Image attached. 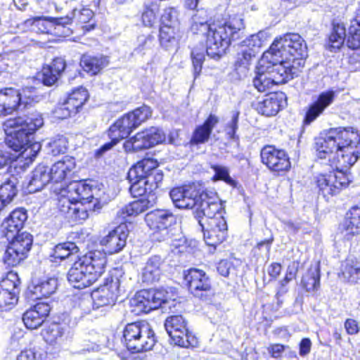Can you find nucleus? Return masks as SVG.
Returning a JSON list of instances; mask_svg holds the SVG:
<instances>
[{
    "label": "nucleus",
    "mask_w": 360,
    "mask_h": 360,
    "mask_svg": "<svg viewBox=\"0 0 360 360\" xmlns=\"http://www.w3.org/2000/svg\"><path fill=\"white\" fill-rule=\"evenodd\" d=\"M43 118L39 115L7 119L3 124L6 134L5 143L16 155L0 150V168L11 165L13 161L22 162L23 167L30 166L41 150V143L35 140L36 131L43 125Z\"/></svg>",
    "instance_id": "f257e3e1"
},
{
    "label": "nucleus",
    "mask_w": 360,
    "mask_h": 360,
    "mask_svg": "<svg viewBox=\"0 0 360 360\" xmlns=\"http://www.w3.org/2000/svg\"><path fill=\"white\" fill-rule=\"evenodd\" d=\"M307 56V47L302 37L296 33H288L276 39L269 49L262 56V65L272 62L277 70L297 75L304 66Z\"/></svg>",
    "instance_id": "f03ea898"
},
{
    "label": "nucleus",
    "mask_w": 360,
    "mask_h": 360,
    "mask_svg": "<svg viewBox=\"0 0 360 360\" xmlns=\"http://www.w3.org/2000/svg\"><path fill=\"white\" fill-rule=\"evenodd\" d=\"M108 259L105 252L87 251L77 259L69 269L67 277L75 288L84 289L95 283L105 273Z\"/></svg>",
    "instance_id": "7ed1b4c3"
},
{
    "label": "nucleus",
    "mask_w": 360,
    "mask_h": 360,
    "mask_svg": "<svg viewBox=\"0 0 360 360\" xmlns=\"http://www.w3.org/2000/svg\"><path fill=\"white\" fill-rule=\"evenodd\" d=\"M243 19L239 15L229 18L224 24L212 23L206 30V53L207 56L219 59L226 50L234 41L240 39L244 32Z\"/></svg>",
    "instance_id": "20e7f679"
},
{
    "label": "nucleus",
    "mask_w": 360,
    "mask_h": 360,
    "mask_svg": "<svg viewBox=\"0 0 360 360\" xmlns=\"http://www.w3.org/2000/svg\"><path fill=\"white\" fill-rule=\"evenodd\" d=\"M330 134L338 151L340 167L349 168L360 158V134L352 127L330 128Z\"/></svg>",
    "instance_id": "39448f33"
},
{
    "label": "nucleus",
    "mask_w": 360,
    "mask_h": 360,
    "mask_svg": "<svg viewBox=\"0 0 360 360\" xmlns=\"http://www.w3.org/2000/svg\"><path fill=\"white\" fill-rule=\"evenodd\" d=\"M183 283L188 293L201 302H211L214 290L210 277L200 269L191 267L183 272Z\"/></svg>",
    "instance_id": "423d86ee"
},
{
    "label": "nucleus",
    "mask_w": 360,
    "mask_h": 360,
    "mask_svg": "<svg viewBox=\"0 0 360 360\" xmlns=\"http://www.w3.org/2000/svg\"><path fill=\"white\" fill-rule=\"evenodd\" d=\"M352 182L349 174L339 167H335L328 172L319 173L314 178L319 195L326 201L339 195L348 188Z\"/></svg>",
    "instance_id": "0eeeda50"
},
{
    "label": "nucleus",
    "mask_w": 360,
    "mask_h": 360,
    "mask_svg": "<svg viewBox=\"0 0 360 360\" xmlns=\"http://www.w3.org/2000/svg\"><path fill=\"white\" fill-rule=\"evenodd\" d=\"M122 275L123 272L119 268H113L109 271L103 283L91 293L94 306L96 308L112 307L117 303Z\"/></svg>",
    "instance_id": "6e6552de"
},
{
    "label": "nucleus",
    "mask_w": 360,
    "mask_h": 360,
    "mask_svg": "<svg viewBox=\"0 0 360 360\" xmlns=\"http://www.w3.org/2000/svg\"><path fill=\"white\" fill-rule=\"evenodd\" d=\"M165 328L176 345L184 348L198 345V338L188 327V321L181 314L167 316L165 321Z\"/></svg>",
    "instance_id": "1a4fd4ad"
},
{
    "label": "nucleus",
    "mask_w": 360,
    "mask_h": 360,
    "mask_svg": "<svg viewBox=\"0 0 360 360\" xmlns=\"http://www.w3.org/2000/svg\"><path fill=\"white\" fill-rule=\"evenodd\" d=\"M8 240L2 262L7 266L15 267L27 257L32 246V236L25 231L15 237L9 238Z\"/></svg>",
    "instance_id": "9d476101"
},
{
    "label": "nucleus",
    "mask_w": 360,
    "mask_h": 360,
    "mask_svg": "<svg viewBox=\"0 0 360 360\" xmlns=\"http://www.w3.org/2000/svg\"><path fill=\"white\" fill-rule=\"evenodd\" d=\"M259 157L261 162L274 175H285L292 167L288 153L274 144L264 145L260 150Z\"/></svg>",
    "instance_id": "9b49d317"
},
{
    "label": "nucleus",
    "mask_w": 360,
    "mask_h": 360,
    "mask_svg": "<svg viewBox=\"0 0 360 360\" xmlns=\"http://www.w3.org/2000/svg\"><path fill=\"white\" fill-rule=\"evenodd\" d=\"M146 225L152 231L154 241L162 242L169 238V228L176 222V217L171 210L155 209L145 215Z\"/></svg>",
    "instance_id": "f8f14e48"
},
{
    "label": "nucleus",
    "mask_w": 360,
    "mask_h": 360,
    "mask_svg": "<svg viewBox=\"0 0 360 360\" xmlns=\"http://www.w3.org/2000/svg\"><path fill=\"white\" fill-rule=\"evenodd\" d=\"M263 65L261 58L257 68V75L253 79L254 86L257 90H266L274 84H285L293 78L290 73L277 70V65H274L272 62H267Z\"/></svg>",
    "instance_id": "ddd939ff"
},
{
    "label": "nucleus",
    "mask_w": 360,
    "mask_h": 360,
    "mask_svg": "<svg viewBox=\"0 0 360 360\" xmlns=\"http://www.w3.org/2000/svg\"><path fill=\"white\" fill-rule=\"evenodd\" d=\"M175 206L180 209H193L198 207L206 193L194 183L174 187L169 192Z\"/></svg>",
    "instance_id": "4468645a"
},
{
    "label": "nucleus",
    "mask_w": 360,
    "mask_h": 360,
    "mask_svg": "<svg viewBox=\"0 0 360 360\" xmlns=\"http://www.w3.org/2000/svg\"><path fill=\"white\" fill-rule=\"evenodd\" d=\"M336 97L335 91H321L312 101L305 107L304 113L301 123V129L304 131L334 102Z\"/></svg>",
    "instance_id": "2eb2a0df"
},
{
    "label": "nucleus",
    "mask_w": 360,
    "mask_h": 360,
    "mask_svg": "<svg viewBox=\"0 0 360 360\" xmlns=\"http://www.w3.org/2000/svg\"><path fill=\"white\" fill-rule=\"evenodd\" d=\"M89 98L88 91H70L55 108L56 118L65 120L76 115L82 111Z\"/></svg>",
    "instance_id": "dca6fc26"
},
{
    "label": "nucleus",
    "mask_w": 360,
    "mask_h": 360,
    "mask_svg": "<svg viewBox=\"0 0 360 360\" xmlns=\"http://www.w3.org/2000/svg\"><path fill=\"white\" fill-rule=\"evenodd\" d=\"M168 301V292L165 289L148 288L136 292V308L140 314H148L160 308Z\"/></svg>",
    "instance_id": "f3484780"
},
{
    "label": "nucleus",
    "mask_w": 360,
    "mask_h": 360,
    "mask_svg": "<svg viewBox=\"0 0 360 360\" xmlns=\"http://www.w3.org/2000/svg\"><path fill=\"white\" fill-rule=\"evenodd\" d=\"M288 105V97L283 91H268L255 108L257 112L265 117L276 116Z\"/></svg>",
    "instance_id": "a211bd4d"
},
{
    "label": "nucleus",
    "mask_w": 360,
    "mask_h": 360,
    "mask_svg": "<svg viewBox=\"0 0 360 360\" xmlns=\"http://www.w3.org/2000/svg\"><path fill=\"white\" fill-rule=\"evenodd\" d=\"M224 213L225 210L219 202L204 198L194 212L195 218L200 225L224 220Z\"/></svg>",
    "instance_id": "6ab92c4d"
},
{
    "label": "nucleus",
    "mask_w": 360,
    "mask_h": 360,
    "mask_svg": "<svg viewBox=\"0 0 360 360\" xmlns=\"http://www.w3.org/2000/svg\"><path fill=\"white\" fill-rule=\"evenodd\" d=\"M314 149L318 159L327 160L330 166L340 167V162L337 161L338 151L328 130L324 136L315 139Z\"/></svg>",
    "instance_id": "aec40b11"
},
{
    "label": "nucleus",
    "mask_w": 360,
    "mask_h": 360,
    "mask_svg": "<svg viewBox=\"0 0 360 360\" xmlns=\"http://www.w3.org/2000/svg\"><path fill=\"white\" fill-rule=\"evenodd\" d=\"M58 281L55 277H46L32 280L26 290V297L31 300L49 297L56 292Z\"/></svg>",
    "instance_id": "412c9836"
},
{
    "label": "nucleus",
    "mask_w": 360,
    "mask_h": 360,
    "mask_svg": "<svg viewBox=\"0 0 360 360\" xmlns=\"http://www.w3.org/2000/svg\"><path fill=\"white\" fill-rule=\"evenodd\" d=\"M51 307L44 302H37L27 309L22 316L26 328L36 330L41 327L49 316Z\"/></svg>",
    "instance_id": "4be33fe9"
},
{
    "label": "nucleus",
    "mask_w": 360,
    "mask_h": 360,
    "mask_svg": "<svg viewBox=\"0 0 360 360\" xmlns=\"http://www.w3.org/2000/svg\"><path fill=\"white\" fill-rule=\"evenodd\" d=\"M75 167L76 161L74 157L63 156L49 168L51 183L65 184L72 178Z\"/></svg>",
    "instance_id": "5701e85b"
},
{
    "label": "nucleus",
    "mask_w": 360,
    "mask_h": 360,
    "mask_svg": "<svg viewBox=\"0 0 360 360\" xmlns=\"http://www.w3.org/2000/svg\"><path fill=\"white\" fill-rule=\"evenodd\" d=\"M219 122V117L210 113L202 124L194 128L187 145L193 148L199 147L207 143L211 137L214 128Z\"/></svg>",
    "instance_id": "b1692460"
},
{
    "label": "nucleus",
    "mask_w": 360,
    "mask_h": 360,
    "mask_svg": "<svg viewBox=\"0 0 360 360\" xmlns=\"http://www.w3.org/2000/svg\"><path fill=\"white\" fill-rule=\"evenodd\" d=\"M203 231L204 240L208 246L216 248L226 240L228 226L226 219L211 221L200 225Z\"/></svg>",
    "instance_id": "393cba45"
},
{
    "label": "nucleus",
    "mask_w": 360,
    "mask_h": 360,
    "mask_svg": "<svg viewBox=\"0 0 360 360\" xmlns=\"http://www.w3.org/2000/svg\"><path fill=\"white\" fill-rule=\"evenodd\" d=\"M128 235V229L123 224H119L103 237L99 243L106 247L109 253H117L126 245Z\"/></svg>",
    "instance_id": "a878e982"
},
{
    "label": "nucleus",
    "mask_w": 360,
    "mask_h": 360,
    "mask_svg": "<svg viewBox=\"0 0 360 360\" xmlns=\"http://www.w3.org/2000/svg\"><path fill=\"white\" fill-rule=\"evenodd\" d=\"M27 219V213L25 209L20 207L13 210L2 224L4 236L9 239L20 235Z\"/></svg>",
    "instance_id": "bb28decb"
},
{
    "label": "nucleus",
    "mask_w": 360,
    "mask_h": 360,
    "mask_svg": "<svg viewBox=\"0 0 360 360\" xmlns=\"http://www.w3.org/2000/svg\"><path fill=\"white\" fill-rule=\"evenodd\" d=\"M89 179H81L70 184L66 189V192L72 196V200L82 205L93 204L95 198L93 194L94 187L88 183Z\"/></svg>",
    "instance_id": "cd10ccee"
},
{
    "label": "nucleus",
    "mask_w": 360,
    "mask_h": 360,
    "mask_svg": "<svg viewBox=\"0 0 360 360\" xmlns=\"http://www.w3.org/2000/svg\"><path fill=\"white\" fill-rule=\"evenodd\" d=\"M153 185H148V180L136 179V214L144 212L155 203Z\"/></svg>",
    "instance_id": "c85d7f7f"
},
{
    "label": "nucleus",
    "mask_w": 360,
    "mask_h": 360,
    "mask_svg": "<svg viewBox=\"0 0 360 360\" xmlns=\"http://www.w3.org/2000/svg\"><path fill=\"white\" fill-rule=\"evenodd\" d=\"M166 135L162 129L150 127L143 131L136 133V150L139 149H148L155 146L162 144L165 142Z\"/></svg>",
    "instance_id": "c756f323"
},
{
    "label": "nucleus",
    "mask_w": 360,
    "mask_h": 360,
    "mask_svg": "<svg viewBox=\"0 0 360 360\" xmlns=\"http://www.w3.org/2000/svg\"><path fill=\"white\" fill-rule=\"evenodd\" d=\"M136 354L146 352L153 349L156 340L148 323L136 321Z\"/></svg>",
    "instance_id": "7c9ffc66"
},
{
    "label": "nucleus",
    "mask_w": 360,
    "mask_h": 360,
    "mask_svg": "<svg viewBox=\"0 0 360 360\" xmlns=\"http://www.w3.org/2000/svg\"><path fill=\"white\" fill-rule=\"evenodd\" d=\"M341 229L347 240L360 235V202L347 211Z\"/></svg>",
    "instance_id": "2f4dec72"
},
{
    "label": "nucleus",
    "mask_w": 360,
    "mask_h": 360,
    "mask_svg": "<svg viewBox=\"0 0 360 360\" xmlns=\"http://www.w3.org/2000/svg\"><path fill=\"white\" fill-rule=\"evenodd\" d=\"M338 277L349 284H356L360 281V258L347 257L342 261Z\"/></svg>",
    "instance_id": "473e14b6"
},
{
    "label": "nucleus",
    "mask_w": 360,
    "mask_h": 360,
    "mask_svg": "<svg viewBox=\"0 0 360 360\" xmlns=\"http://www.w3.org/2000/svg\"><path fill=\"white\" fill-rule=\"evenodd\" d=\"M66 64L62 58H56L41 70V80L44 85L51 86L55 84L64 71Z\"/></svg>",
    "instance_id": "72a5a7b5"
},
{
    "label": "nucleus",
    "mask_w": 360,
    "mask_h": 360,
    "mask_svg": "<svg viewBox=\"0 0 360 360\" xmlns=\"http://www.w3.org/2000/svg\"><path fill=\"white\" fill-rule=\"evenodd\" d=\"M65 333V328L62 323L52 321L41 330V335L48 345L55 346L63 342Z\"/></svg>",
    "instance_id": "f704fd0d"
},
{
    "label": "nucleus",
    "mask_w": 360,
    "mask_h": 360,
    "mask_svg": "<svg viewBox=\"0 0 360 360\" xmlns=\"http://www.w3.org/2000/svg\"><path fill=\"white\" fill-rule=\"evenodd\" d=\"M49 182L51 183L49 167L39 165L32 172L28 187L31 192H37L42 190Z\"/></svg>",
    "instance_id": "c9c22d12"
},
{
    "label": "nucleus",
    "mask_w": 360,
    "mask_h": 360,
    "mask_svg": "<svg viewBox=\"0 0 360 360\" xmlns=\"http://www.w3.org/2000/svg\"><path fill=\"white\" fill-rule=\"evenodd\" d=\"M160 257L154 255L147 261L142 272V281L146 283H153L159 281L161 275Z\"/></svg>",
    "instance_id": "e433bc0d"
},
{
    "label": "nucleus",
    "mask_w": 360,
    "mask_h": 360,
    "mask_svg": "<svg viewBox=\"0 0 360 360\" xmlns=\"http://www.w3.org/2000/svg\"><path fill=\"white\" fill-rule=\"evenodd\" d=\"M78 251L79 248L74 242L59 243L53 247L49 256L50 260L52 262H60Z\"/></svg>",
    "instance_id": "4c0bfd02"
},
{
    "label": "nucleus",
    "mask_w": 360,
    "mask_h": 360,
    "mask_svg": "<svg viewBox=\"0 0 360 360\" xmlns=\"http://www.w3.org/2000/svg\"><path fill=\"white\" fill-rule=\"evenodd\" d=\"M108 64V58L102 56H92L84 55L80 60V65L84 70L91 75H96Z\"/></svg>",
    "instance_id": "58836bf2"
},
{
    "label": "nucleus",
    "mask_w": 360,
    "mask_h": 360,
    "mask_svg": "<svg viewBox=\"0 0 360 360\" xmlns=\"http://www.w3.org/2000/svg\"><path fill=\"white\" fill-rule=\"evenodd\" d=\"M134 323H128L123 331L124 344L127 352H123L122 360H135V331L133 329Z\"/></svg>",
    "instance_id": "ea45409f"
},
{
    "label": "nucleus",
    "mask_w": 360,
    "mask_h": 360,
    "mask_svg": "<svg viewBox=\"0 0 360 360\" xmlns=\"http://www.w3.org/2000/svg\"><path fill=\"white\" fill-rule=\"evenodd\" d=\"M52 18L51 17H34L30 18L24 22L27 27L30 28L31 31L39 34H51L53 27Z\"/></svg>",
    "instance_id": "a19ab883"
},
{
    "label": "nucleus",
    "mask_w": 360,
    "mask_h": 360,
    "mask_svg": "<svg viewBox=\"0 0 360 360\" xmlns=\"http://www.w3.org/2000/svg\"><path fill=\"white\" fill-rule=\"evenodd\" d=\"M15 177L11 175L0 185V211L8 205L17 195L18 190L15 184L13 181Z\"/></svg>",
    "instance_id": "79ce46f5"
},
{
    "label": "nucleus",
    "mask_w": 360,
    "mask_h": 360,
    "mask_svg": "<svg viewBox=\"0 0 360 360\" xmlns=\"http://www.w3.org/2000/svg\"><path fill=\"white\" fill-rule=\"evenodd\" d=\"M102 207L100 200H95L93 204L88 205V207H85V205H82L79 207L75 205L72 208L71 215L69 220L75 221H84L89 217L90 212H98Z\"/></svg>",
    "instance_id": "37998d69"
},
{
    "label": "nucleus",
    "mask_w": 360,
    "mask_h": 360,
    "mask_svg": "<svg viewBox=\"0 0 360 360\" xmlns=\"http://www.w3.org/2000/svg\"><path fill=\"white\" fill-rule=\"evenodd\" d=\"M158 166V162L156 159L146 156L142 160L136 162V169H140L141 174H138L136 171V179H144L148 180V183L150 179H153L152 171L156 169Z\"/></svg>",
    "instance_id": "c03bdc74"
},
{
    "label": "nucleus",
    "mask_w": 360,
    "mask_h": 360,
    "mask_svg": "<svg viewBox=\"0 0 360 360\" xmlns=\"http://www.w3.org/2000/svg\"><path fill=\"white\" fill-rule=\"evenodd\" d=\"M346 39V30L342 24H335L328 37V46L330 51L339 50Z\"/></svg>",
    "instance_id": "a18cd8bd"
},
{
    "label": "nucleus",
    "mask_w": 360,
    "mask_h": 360,
    "mask_svg": "<svg viewBox=\"0 0 360 360\" xmlns=\"http://www.w3.org/2000/svg\"><path fill=\"white\" fill-rule=\"evenodd\" d=\"M52 22L51 35L66 37L71 33L70 30L67 27L72 23V17L69 15L61 18H53Z\"/></svg>",
    "instance_id": "49530a36"
},
{
    "label": "nucleus",
    "mask_w": 360,
    "mask_h": 360,
    "mask_svg": "<svg viewBox=\"0 0 360 360\" xmlns=\"http://www.w3.org/2000/svg\"><path fill=\"white\" fill-rule=\"evenodd\" d=\"M18 293L0 289V313L11 311L18 304Z\"/></svg>",
    "instance_id": "de8ad7c7"
},
{
    "label": "nucleus",
    "mask_w": 360,
    "mask_h": 360,
    "mask_svg": "<svg viewBox=\"0 0 360 360\" xmlns=\"http://www.w3.org/2000/svg\"><path fill=\"white\" fill-rule=\"evenodd\" d=\"M77 203L72 200V196L66 192V195H61L58 198L57 209L58 213L64 218H70L72 208Z\"/></svg>",
    "instance_id": "09e8293b"
},
{
    "label": "nucleus",
    "mask_w": 360,
    "mask_h": 360,
    "mask_svg": "<svg viewBox=\"0 0 360 360\" xmlns=\"http://www.w3.org/2000/svg\"><path fill=\"white\" fill-rule=\"evenodd\" d=\"M207 15L204 10L197 11L192 16L191 30L195 33L204 34L211 24H207Z\"/></svg>",
    "instance_id": "8fccbe9b"
},
{
    "label": "nucleus",
    "mask_w": 360,
    "mask_h": 360,
    "mask_svg": "<svg viewBox=\"0 0 360 360\" xmlns=\"http://www.w3.org/2000/svg\"><path fill=\"white\" fill-rule=\"evenodd\" d=\"M20 279L17 272L11 270L1 278L0 289L8 290L19 294V285Z\"/></svg>",
    "instance_id": "3c124183"
},
{
    "label": "nucleus",
    "mask_w": 360,
    "mask_h": 360,
    "mask_svg": "<svg viewBox=\"0 0 360 360\" xmlns=\"http://www.w3.org/2000/svg\"><path fill=\"white\" fill-rule=\"evenodd\" d=\"M320 271L316 269V271H308L302 278L301 283L306 291H316L320 287Z\"/></svg>",
    "instance_id": "603ef678"
},
{
    "label": "nucleus",
    "mask_w": 360,
    "mask_h": 360,
    "mask_svg": "<svg viewBox=\"0 0 360 360\" xmlns=\"http://www.w3.org/2000/svg\"><path fill=\"white\" fill-rule=\"evenodd\" d=\"M210 167L214 172L212 178L213 181H222L233 187L237 186V181L230 176L227 167L219 165H212Z\"/></svg>",
    "instance_id": "864d4df0"
},
{
    "label": "nucleus",
    "mask_w": 360,
    "mask_h": 360,
    "mask_svg": "<svg viewBox=\"0 0 360 360\" xmlns=\"http://www.w3.org/2000/svg\"><path fill=\"white\" fill-rule=\"evenodd\" d=\"M158 11V4L154 2L146 4L141 16L143 25L146 27H152L156 22Z\"/></svg>",
    "instance_id": "5fc2aeb1"
},
{
    "label": "nucleus",
    "mask_w": 360,
    "mask_h": 360,
    "mask_svg": "<svg viewBox=\"0 0 360 360\" xmlns=\"http://www.w3.org/2000/svg\"><path fill=\"white\" fill-rule=\"evenodd\" d=\"M159 37L161 46L169 49L176 42V27L162 25Z\"/></svg>",
    "instance_id": "6e6d98bb"
},
{
    "label": "nucleus",
    "mask_w": 360,
    "mask_h": 360,
    "mask_svg": "<svg viewBox=\"0 0 360 360\" xmlns=\"http://www.w3.org/2000/svg\"><path fill=\"white\" fill-rule=\"evenodd\" d=\"M117 217L121 221L120 224H123L127 228L128 224H131L135 219V202H130L123 207L117 214Z\"/></svg>",
    "instance_id": "4d7b16f0"
},
{
    "label": "nucleus",
    "mask_w": 360,
    "mask_h": 360,
    "mask_svg": "<svg viewBox=\"0 0 360 360\" xmlns=\"http://www.w3.org/2000/svg\"><path fill=\"white\" fill-rule=\"evenodd\" d=\"M115 122H116V124H117L122 129L124 134H127V136L128 137L134 129H135L134 110L124 114Z\"/></svg>",
    "instance_id": "13d9d810"
},
{
    "label": "nucleus",
    "mask_w": 360,
    "mask_h": 360,
    "mask_svg": "<svg viewBox=\"0 0 360 360\" xmlns=\"http://www.w3.org/2000/svg\"><path fill=\"white\" fill-rule=\"evenodd\" d=\"M20 91H7L5 100V115H11L19 110Z\"/></svg>",
    "instance_id": "bf43d9fd"
},
{
    "label": "nucleus",
    "mask_w": 360,
    "mask_h": 360,
    "mask_svg": "<svg viewBox=\"0 0 360 360\" xmlns=\"http://www.w3.org/2000/svg\"><path fill=\"white\" fill-rule=\"evenodd\" d=\"M40 349L34 343L30 342L17 356V360H41Z\"/></svg>",
    "instance_id": "052dcab7"
},
{
    "label": "nucleus",
    "mask_w": 360,
    "mask_h": 360,
    "mask_svg": "<svg viewBox=\"0 0 360 360\" xmlns=\"http://www.w3.org/2000/svg\"><path fill=\"white\" fill-rule=\"evenodd\" d=\"M265 34L259 32L257 34H252L250 37L243 41V47H245L255 53H257L260 47L265 41Z\"/></svg>",
    "instance_id": "680f3d73"
},
{
    "label": "nucleus",
    "mask_w": 360,
    "mask_h": 360,
    "mask_svg": "<svg viewBox=\"0 0 360 360\" xmlns=\"http://www.w3.org/2000/svg\"><path fill=\"white\" fill-rule=\"evenodd\" d=\"M255 56L256 53L243 47L241 51L238 53L236 65H238V68L237 70H238V68H243L244 70L246 71Z\"/></svg>",
    "instance_id": "e2e57ef3"
},
{
    "label": "nucleus",
    "mask_w": 360,
    "mask_h": 360,
    "mask_svg": "<svg viewBox=\"0 0 360 360\" xmlns=\"http://www.w3.org/2000/svg\"><path fill=\"white\" fill-rule=\"evenodd\" d=\"M238 119L239 112H235L233 115L231 120L225 126L226 136L229 140H237L238 136L236 135V131L238 128Z\"/></svg>",
    "instance_id": "0e129e2a"
},
{
    "label": "nucleus",
    "mask_w": 360,
    "mask_h": 360,
    "mask_svg": "<svg viewBox=\"0 0 360 360\" xmlns=\"http://www.w3.org/2000/svg\"><path fill=\"white\" fill-rule=\"evenodd\" d=\"M191 58L193 61L195 77L201 72L202 64L205 60L204 50L202 48H194L191 51Z\"/></svg>",
    "instance_id": "69168bd1"
},
{
    "label": "nucleus",
    "mask_w": 360,
    "mask_h": 360,
    "mask_svg": "<svg viewBox=\"0 0 360 360\" xmlns=\"http://www.w3.org/2000/svg\"><path fill=\"white\" fill-rule=\"evenodd\" d=\"M160 20L162 25L176 27L178 25L176 11L173 8H167L165 9L161 15Z\"/></svg>",
    "instance_id": "338daca9"
},
{
    "label": "nucleus",
    "mask_w": 360,
    "mask_h": 360,
    "mask_svg": "<svg viewBox=\"0 0 360 360\" xmlns=\"http://www.w3.org/2000/svg\"><path fill=\"white\" fill-rule=\"evenodd\" d=\"M93 15L91 10L84 8L80 10L74 9L70 16L72 17V20L75 18L78 22L86 23L91 19Z\"/></svg>",
    "instance_id": "774afa93"
}]
</instances>
